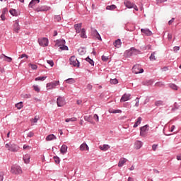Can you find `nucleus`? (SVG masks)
<instances>
[{
	"label": "nucleus",
	"mask_w": 181,
	"mask_h": 181,
	"mask_svg": "<svg viewBox=\"0 0 181 181\" xmlns=\"http://www.w3.org/2000/svg\"><path fill=\"white\" fill-rule=\"evenodd\" d=\"M23 107V103L20 102L17 104H16V107L18 108V110H21Z\"/></svg>",
	"instance_id": "38"
},
{
	"label": "nucleus",
	"mask_w": 181,
	"mask_h": 181,
	"mask_svg": "<svg viewBox=\"0 0 181 181\" xmlns=\"http://www.w3.org/2000/svg\"><path fill=\"white\" fill-rule=\"evenodd\" d=\"M11 173L13 175H21L22 173V168L19 165H13L11 168Z\"/></svg>",
	"instance_id": "4"
},
{
	"label": "nucleus",
	"mask_w": 181,
	"mask_h": 181,
	"mask_svg": "<svg viewBox=\"0 0 181 181\" xmlns=\"http://www.w3.org/2000/svg\"><path fill=\"white\" fill-rule=\"evenodd\" d=\"M66 83H67L68 84H74V83H76V81L73 78H69L66 80Z\"/></svg>",
	"instance_id": "32"
},
{
	"label": "nucleus",
	"mask_w": 181,
	"mask_h": 181,
	"mask_svg": "<svg viewBox=\"0 0 181 181\" xmlns=\"http://www.w3.org/2000/svg\"><path fill=\"white\" fill-rule=\"evenodd\" d=\"M55 139H57V137L54 134H49L45 138V141H54Z\"/></svg>",
	"instance_id": "22"
},
{
	"label": "nucleus",
	"mask_w": 181,
	"mask_h": 181,
	"mask_svg": "<svg viewBox=\"0 0 181 181\" xmlns=\"http://www.w3.org/2000/svg\"><path fill=\"white\" fill-rule=\"evenodd\" d=\"M1 60H3V62H7V63H11L12 62V57H9L4 54H1L0 55Z\"/></svg>",
	"instance_id": "10"
},
{
	"label": "nucleus",
	"mask_w": 181,
	"mask_h": 181,
	"mask_svg": "<svg viewBox=\"0 0 181 181\" xmlns=\"http://www.w3.org/2000/svg\"><path fill=\"white\" fill-rule=\"evenodd\" d=\"M156 86H163V83H162V82H157V83H156Z\"/></svg>",
	"instance_id": "64"
},
{
	"label": "nucleus",
	"mask_w": 181,
	"mask_h": 181,
	"mask_svg": "<svg viewBox=\"0 0 181 181\" xmlns=\"http://www.w3.org/2000/svg\"><path fill=\"white\" fill-rule=\"evenodd\" d=\"M148 131H149V125L146 124L140 128V136L145 138L148 135Z\"/></svg>",
	"instance_id": "2"
},
{
	"label": "nucleus",
	"mask_w": 181,
	"mask_h": 181,
	"mask_svg": "<svg viewBox=\"0 0 181 181\" xmlns=\"http://www.w3.org/2000/svg\"><path fill=\"white\" fill-rule=\"evenodd\" d=\"M54 160L55 162V163H60V158L59 157H54Z\"/></svg>",
	"instance_id": "49"
},
{
	"label": "nucleus",
	"mask_w": 181,
	"mask_h": 181,
	"mask_svg": "<svg viewBox=\"0 0 181 181\" xmlns=\"http://www.w3.org/2000/svg\"><path fill=\"white\" fill-rule=\"evenodd\" d=\"M121 45H122V42H121V39L116 40L113 43V46L115 47H117V49H119V47H121Z\"/></svg>",
	"instance_id": "20"
},
{
	"label": "nucleus",
	"mask_w": 181,
	"mask_h": 181,
	"mask_svg": "<svg viewBox=\"0 0 181 181\" xmlns=\"http://www.w3.org/2000/svg\"><path fill=\"white\" fill-rule=\"evenodd\" d=\"M141 121H142V117H139L137 118V120L136 121V122L134 124V128H136L138 127V125L141 124Z\"/></svg>",
	"instance_id": "29"
},
{
	"label": "nucleus",
	"mask_w": 181,
	"mask_h": 181,
	"mask_svg": "<svg viewBox=\"0 0 181 181\" xmlns=\"http://www.w3.org/2000/svg\"><path fill=\"white\" fill-rule=\"evenodd\" d=\"M78 52L81 56H83V54H86V49L81 47L78 49Z\"/></svg>",
	"instance_id": "33"
},
{
	"label": "nucleus",
	"mask_w": 181,
	"mask_h": 181,
	"mask_svg": "<svg viewBox=\"0 0 181 181\" xmlns=\"http://www.w3.org/2000/svg\"><path fill=\"white\" fill-rule=\"evenodd\" d=\"M21 30V25H19V21L16 20L13 25V30L16 33H19V30Z\"/></svg>",
	"instance_id": "11"
},
{
	"label": "nucleus",
	"mask_w": 181,
	"mask_h": 181,
	"mask_svg": "<svg viewBox=\"0 0 181 181\" xmlns=\"http://www.w3.org/2000/svg\"><path fill=\"white\" fill-rule=\"evenodd\" d=\"M29 66H30L33 70H36V69H37V66L36 64H29Z\"/></svg>",
	"instance_id": "47"
},
{
	"label": "nucleus",
	"mask_w": 181,
	"mask_h": 181,
	"mask_svg": "<svg viewBox=\"0 0 181 181\" xmlns=\"http://www.w3.org/2000/svg\"><path fill=\"white\" fill-rule=\"evenodd\" d=\"M23 57H25L26 59H29V57L26 54H23L21 55V57L18 59H23Z\"/></svg>",
	"instance_id": "55"
},
{
	"label": "nucleus",
	"mask_w": 181,
	"mask_h": 181,
	"mask_svg": "<svg viewBox=\"0 0 181 181\" xmlns=\"http://www.w3.org/2000/svg\"><path fill=\"white\" fill-rule=\"evenodd\" d=\"M110 84H118V80L117 78L111 79Z\"/></svg>",
	"instance_id": "43"
},
{
	"label": "nucleus",
	"mask_w": 181,
	"mask_h": 181,
	"mask_svg": "<svg viewBox=\"0 0 181 181\" xmlns=\"http://www.w3.org/2000/svg\"><path fill=\"white\" fill-rule=\"evenodd\" d=\"M35 135V134L33 132H30L28 134L27 136L28 138H32L33 136Z\"/></svg>",
	"instance_id": "52"
},
{
	"label": "nucleus",
	"mask_w": 181,
	"mask_h": 181,
	"mask_svg": "<svg viewBox=\"0 0 181 181\" xmlns=\"http://www.w3.org/2000/svg\"><path fill=\"white\" fill-rule=\"evenodd\" d=\"M172 37H173L172 34L168 33V40H172Z\"/></svg>",
	"instance_id": "63"
},
{
	"label": "nucleus",
	"mask_w": 181,
	"mask_h": 181,
	"mask_svg": "<svg viewBox=\"0 0 181 181\" xmlns=\"http://www.w3.org/2000/svg\"><path fill=\"white\" fill-rule=\"evenodd\" d=\"M144 145V143L141 141H136L134 144L135 149H141Z\"/></svg>",
	"instance_id": "18"
},
{
	"label": "nucleus",
	"mask_w": 181,
	"mask_h": 181,
	"mask_svg": "<svg viewBox=\"0 0 181 181\" xmlns=\"http://www.w3.org/2000/svg\"><path fill=\"white\" fill-rule=\"evenodd\" d=\"M23 159L25 163H29V162H30V155L25 154V156H23Z\"/></svg>",
	"instance_id": "26"
},
{
	"label": "nucleus",
	"mask_w": 181,
	"mask_h": 181,
	"mask_svg": "<svg viewBox=\"0 0 181 181\" xmlns=\"http://www.w3.org/2000/svg\"><path fill=\"white\" fill-rule=\"evenodd\" d=\"M87 90H92L93 89V85L88 83L86 86Z\"/></svg>",
	"instance_id": "56"
},
{
	"label": "nucleus",
	"mask_w": 181,
	"mask_h": 181,
	"mask_svg": "<svg viewBox=\"0 0 181 181\" xmlns=\"http://www.w3.org/2000/svg\"><path fill=\"white\" fill-rule=\"evenodd\" d=\"M93 119H95V121H96V122H98V121H100V119H99V117H98V115L95 114V115H93Z\"/></svg>",
	"instance_id": "48"
},
{
	"label": "nucleus",
	"mask_w": 181,
	"mask_h": 181,
	"mask_svg": "<svg viewBox=\"0 0 181 181\" xmlns=\"http://www.w3.org/2000/svg\"><path fill=\"white\" fill-rule=\"evenodd\" d=\"M7 12H8V8H4L3 9V11H2L1 15H5L6 13H7Z\"/></svg>",
	"instance_id": "59"
},
{
	"label": "nucleus",
	"mask_w": 181,
	"mask_h": 181,
	"mask_svg": "<svg viewBox=\"0 0 181 181\" xmlns=\"http://www.w3.org/2000/svg\"><path fill=\"white\" fill-rule=\"evenodd\" d=\"M66 45V40H57L55 43V46H57V47H62V45Z\"/></svg>",
	"instance_id": "16"
},
{
	"label": "nucleus",
	"mask_w": 181,
	"mask_h": 181,
	"mask_svg": "<svg viewBox=\"0 0 181 181\" xmlns=\"http://www.w3.org/2000/svg\"><path fill=\"white\" fill-rule=\"evenodd\" d=\"M50 9V7L47 6H39L35 9L36 12H46Z\"/></svg>",
	"instance_id": "8"
},
{
	"label": "nucleus",
	"mask_w": 181,
	"mask_h": 181,
	"mask_svg": "<svg viewBox=\"0 0 181 181\" xmlns=\"http://www.w3.org/2000/svg\"><path fill=\"white\" fill-rule=\"evenodd\" d=\"M10 13L13 16H16V10L15 9L10 10Z\"/></svg>",
	"instance_id": "45"
},
{
	"label": "nucleus",
	"mask_w": 181,
	"mask_h": 181,
	"mask_svg": "<svg viewBox=\"0 0 181 181\" xmlns=\"http://www.w3.org/2000/svg\"><path fill=\"white\" fill-rule=\"evenodd\" d=\"M110 114H119L121 112H122V111H121V110H112L110 111Z\"/></svg>",
	"instance_id": "39"
},
{
	"label": "nucleus",
	"mask_w": 181,
	"mask_h": 181,
	"mask_svg": "<svg viewBox=\"0 0 181 181\" xmlns=\"http://www.w3.org/2000/svg\"><path fill=\"white\" fill-rule=\"evenodd\" d=\"M170 87L173 90H177V86H176L175 83L170 84Z\"/></svg>",
	"instance_id": "41"
},
{
	"label": "nucleus",
	"mask_w": 181,
	"mask_h": 181,
	"mask_svg": "<svg viewBox=\"0 0 181 181\" xmlns=\"http://www.w3.org/2000/svg\"><path fill=\"white\" fill-rule=\"evenodd\" d=\"M81 37L82 39H87V34L86 33V30L84 28L81 29Z\"/></svg>",
	"instance_id": "27"
},
{
	"label": "nucleus",
	"mask_w": 181,
	"mask_h": 181,
	"mask_svg": "<svg viewBox=\"0 0 181 181\" xmlns=\"http://www.w3.org/2000/svg\"><path fill=\"white\" fill-rule=\"evenodd\" d=\"M40 118L39 117V116H35V117H34V119H33V122L35 123V124H36V122H37V120L38 119H40Z\"/></svg>",
	"instance_id": "54"
},
{
	"label": "nucleus",
	"mask_w": 181,
	"mask_h": 181,
	"mask_svg": "<svg viewBox=\"0 0 181 181\" xmlns=\"http://www.w3.org/2000/svg\"><path fill=\"white\" fill-rule=\"evenodd\" d=\"M157 148H158V145L157 144H153L152 146L153 151H156Z\"/></svg>",
	"instance_id": "60"
},
{
	"label": "nucleus",
	"mask_w": 181,
	"mask_h": 181,
	"mask_svg": "<svg viewBox=\"0 0 181 181\" xmlns=\"http://www.w3.org/2000/svg\"><path fill=\"white\" fill-rule=\"evenodd\" d=\"M103 62H107L108 60V57H105L104 55L102 56Z\"/></svg>",
	"instance_id": "58"
},
{
	"label": "nucleus",
	"mask_w": 181,
	"mask_h": 181,
	"mask_svg": "<svg viewBox=\"0 0 181 181\" xmlns=\"http://www.w3.org/2000/svg\"><path fill=\"white\" fill-rule=\"evenodd\" d=\"M57 104L58 107L66 105V98H64V97L59 96L57 99Z\"/></svg>",
	"instance_id": "7"
},
{
	"label": "nucleus",
	"mask_w": 181,
	"mask_h": 181,
	"mask_svg": "<svg viewBox=\"0 0 181 181\" xmlns=\"http://www.w3.org/2000/svg\"><path fill=\"white\" fill-rule=\"evenodd\" d=\"M76 121H77V119L76 117H71L65 119L66 122H76Z\"/></svg>",
	"instance_id": "35"
},
{
	"label": "nucleus",
	"mask_w": 181,
	"mask_h": 181,
	"mask_svg": "<svg viewBox=\"0 0 181 181\" xmlns=\"http://www.w3.org/2000/svg\"><path fill=\"white\" fill-rule=\"evenodd\" d=\"M54 19L57 22H60V21H62V17H60V16H55Z\"/></svg>",
	"instance_id": "51"
},
{
	"label": "nucleus",
	"mask_w": 181,
	"mask_h": 181,
	"mask_svg": "<svg viewBox=\"0 0 181 181\" xmlns=\"http://www.w3.org/2000/svg\"><path fill=\"white\" fill-rule=\"evenodd\" d=\"M38 43L40 46H42V47H46L49 46V39H47V37L39 38Z\"/></svg>",
	"instance_id": "6"
},
{
	"label": "nucleus",
	"mask_w": 181,
	"mask_h": 181,
	"mask_svg": "<svg viewBox=\"0 0 181 181\" xmlns=\"http://www.w3.org/2000/svg\"><path fill=\"white\" fill-rule=\"evenodd\" d=\"M101 151H108L110 149V146L107 144H103V146H99Z\"/></svg>",
	"instance_id": "28"
},
{
	"label": "nucleus",
	"mask_w": 181,
	"mask_h": 181,
	"mask_svg": "<svg viewBox=\"0 0 181 181\" xmlns=\"http://www.w3.org/2000/svg\"><path fill=\"white\" fill-rule=\"evenodd\" d=\"M69 64L74 67H80V62L76 58V56H72L69 58Z\"/></svg>",
	"instance_id": "3"
},
{
	"label": "nucleus",
	"mask_w": 181,
	"mask_h": 181,
	"mask_svg": "<svg viewBox=\"0 0 181 181\" xmlns=\"http://www.w3.org/2000/svg\"><path fill=\"white\" fill-rule=\"evenodd\" d=\"M116 8H117V6H115L114 4H112L111 6H107L106 7V9L110 10V11H112V10L116 9Z\"/></svg>",
	"instance_id": "37"
},
{
	"label": "nucleus",
	"mask_w": 181,
	"mask_h": 181,
	"mask_svg": "<svg viewBox=\"0 0 181 181\" xmlns=\"http://www.w3.org/2000/svg\"><path fill=\"white\" fill-rule=\"evenodd\" d=\"M138 52H139V51L134 47H132L130 49V50L129 51V54H130V56H132V54H134V53H138Z\"/></svg>",
	"instance_id": "31"
},
{
	"label": "nucleus",
	"mask_w": 181,
	"mask_h": 181,
	"mask_svg": "<svg viewBox=\"0 0 181 181\" xmlns=\"http://www.w3.org/2000/svg\"><path fill=\"white\" fill-rule=\"evenodd\" d=\"M155 54H156V52H153V53H151V54L149 57L151 62H154V60H156Z\"/></svg>",
	"instance_id": "34"
},
{
	"label": "nucleus",
	"mask_w": 181,
	"mask_h": 181,
	"mask_svg": "<svg viewBox=\"0 0 181 181\" xmlns=\"http://www.w3.org/2000/svg\"><path fill=\"white\" fill-rule=\"evenodd\" d=\"M47 76H38L35 78V81H45Z\"/></svg>",
	"instance_id": "30"
},
{
	"label": "nucleus",
	"mask_w": 181,
	"mask_h": 181,
	"mask_svg": "<svg viewBox=\"0 0 181 181\" xmlns=\"http://www.w3.org/2000/svg\"><path fill=\"white\" fill-rule=\"evenodd\" d=\"M61 50H69V47L64 44L62 47H60Z\"/></svg>",
	"instance_id": "42"
},
{
	"label": "nucleus",
	"mask_w": 181,
	"mask_h": 181,
	"mask_svg": "<svg viewBox=\"0 0 181 181\" xmlns=\"http://www.w3.org/2000/svg\"><path fill=\"white\" fill-rule=\"evenodd\" d=\"M33 88H34L35 91H36L37 93H40V88H39L38 86H33Z\"/></svg>",
	"instance_id": "50"
},
{
	"label": "nucleus",
	"mask_w": 181,
	"mask_h": 181,
	"mask_svg": "<svg viewBox=\"0 0 181 181\" xmlns=\"http://www.w3.org/2000/svg\"><path fill=\"white\" fill-rule=\"evenodd\" d=\"M91 32L92 34L95 35L96 39H98V40H103L101 38V35H100V33H98V31H97V30L92 28Z\"/></svg>",
	"instance_id": "15"
},
{
	"label": "nucleus",
	"mask_w": 181,
	"mask_h": 181,
	"mask_svg": "<svg viewBox=\"0 0 181 181\" xmlns=\"http://www.w3.org/2000/svg\"><path fill=\"white\" fill-rule=\"evenodd\" d=\"M47 63L51 66V67H53L54 66V62H53V60H47Z\"/></svg>",
	"instance_id": "44"
},
{
	"label": "nucleus",
	"mask_w": 181,
	"mask_h": 181,
	"mask_svg": "<svg viewBox=\"0 0 181 181\" xmlns=\"http://www.w3.org/2000/svg\"><path fill=\"white\" fill-rule=\"evenodd\" d=\"M86 62H88V63H89V64L91 66H94V61L93 59H91L90 57H86Z\"/></svg>",
	"instance_id": "36"
},
{
	"label": "nucleus",
	"mask_w": 181,
	"mask_h": 181,
	"mask_svg": "<svg viewBox=\"0 0 181 181\" xmlns=\"http://www.w3.org/2000/svg\"><path fill=\"white\" fill-rule=\"evenodd\" d=\"M132 71L134 74H141V73H144V69H139V65H134L132 68Z\"/></svg>",
	"instance_id": "9"
},
{
	"label": "nucleus",
	"mask_w": 181,
	"mask_h": 181,
	"mask_svg": "<svg viewBox=\"0 0 181 181\" xmlns=\"http://www.w3.org/2000/svg\"><path fill=\"white\" fill-rule=\"evenodd\" d=\"M84 119L85 121H88V122H90V116H85Z\"/></svg>",
	"instance_id": "62"
},
{
	"label": "nucleus",
	"mask_w": 181,
	"mask_h": 181,
	"mask_svg": "<svg viewBox=\"0 0 181 181\" xmlns=\"http://www.w3.org/2000/svg\"><path fill=\"white\" fill-rule=\"evenodd\" d=\"M173 50H174L175 53H177V52H179V50H180V47L175 46L173 47Z\"/></svg>",
	"instance_id": "46"
},
{
	"label": "nucleus",
	"mask_w": 181,
	"mask_h": 181,
	"mask_svg": "<svg viewBox=\"0 0 181 181\" xmlns=\"http://www.w3.org/2000/svg\"><path fill=\"white\" fill-rule=\"evenodd\" d=\"M125 163H127V158H121L118 163L119 168H122Z\"/></svg>",
	"instance_id": "25"
},
{
	"label": "nucleus",
	"mask_w": 181,
	"mask_h": 181,
	"mask_svg": "<svg viewBox=\"0 0 181 181\" xmlns=\"http://www.w3.org/2000/svg\"><path fill=\"white\" fill-rule=\"evenodd\" d=\"M39 2H40V0H31L28 5V8H33L35 5H37Z\"/></svg>",
	"instance_id": "23"
},
{
	"label": "nucleus",
	"mask_w": 181,
	"mask_h": 181,
	"mask_svg": "<svg viewBox=\"0 0 181 181\" xmlns=\"http://www.w3.org/2000/svg\"><path fill=\"white\" fill-rule=\"evenodd\" d=\"M141 83L143 86H152L153 84V79L145 80Z\"/></svg>",
	"instance_id": "19"
},
{
	"label": "nucleus",
	"mask_w": 181,
	"mask_h": 181,
	"mask_svg": "<svg viewBox=\"0 0 181 181\" xmlns=\"http://www.w3.org/2000/svg\"><path fill=\"white\" fill-rule=\"evenodd\" d=\"M135 101H136L135 107H139V98H136Z\"/></svg>",
	"instance_id": "53"
},
{
	"label": "nucleus",
	"mask_w": 181,
	"mask_h": 181,
	"mask_svg": "<svg viewBox=\"0 0 181 181\" xmlns=\"http://www.w3.org/2000/svg\"><path fill=\"white\" fill-rule=\"evenodd\" d=\"M5 148L8 151H11V152H18L19 151V146L16 144H6Z\"/></svg>",
	"instance_id": "1"
},
{
	"label": "nucleus",
	"mask_w": 181,
	"mask_h": 181,
	"mask_svg": "<svg viewBox=\"0 0 181 181\" xmlns=\"http://www.w3.org/2000/svg\"><path fill=\"white\" fill-rule=\"evenodd\" d=\"M82 26H83V23H81L74 25V29H75L76 33H81Z\"/></svg>",
	"instance_id": "17"
},
{
	"label": "nucleus",
	"mask_w": 181,
	"mask_h": 181,
	"mask_svg": "<svg viewBox=\"0 0 181 181\" xmlns=\"http://www.w3.org/2000/svg\"><path fill=\"white\" fill-rule=\"evenodd\" d=\"M141 33H144V35L146 36H152V31H151L148 28H141Z\"/></svg>",
	"instance_id": "14"
},
{
	"label": "nucleus",
	"mask_w": 181,
	"mask_h": 181,
	"mask_svg": "<svg viewBox=\"0 0 181 181\" xmlns=\"http://www.w3.org/2000/svg\"><path fill=\"white\" fill-rule=\"evenodd\" d=\"M59 84H60V81H54L48 83H47V90H53L54 88H56Z\"/></svg>",
	"instance_id": "5"
},
{
	"label": "nucleus",
	"mask_w": 181,
	"mask_h": 181,
	"mask_svg": "<svg viewBox=\"0 0 181 181\" xmlns=\"http://www.w3.org/2000/svg\"><path fill=\"white\" fill-rule=\"evenodd\" d=\"M130 98H131V94L125 93L122 96L120 101L121 103H125V101H128Z\"/></svg>",
	"instance_id": "13"
},
{
	"label": "nucleus",
	"mask_w": 181,
	"mask_h": 181,
	"mask_svg": "<svg viewBox=\"0 0 181 181\" xmlns=\"http://www.w3.org/2000/svg\"><path fill=\"white\" fill-rule=\"evenodd\" d=\"M80 151H88V145L86 143H83L79 148Z\"/></svg>",
	"instance_id": "24"
},
{
	"label": "nucleus",
	"mask_w": 181,
	"mask_h": 181,
	"mask_svg": "<svg viewBox=\"0 0 181 181\" xmlns=\"http://www.w3.org/2000/svg\"><path fill=\"white\" fill-rule=\"evenodd\" d=\"M67 149L68 147L66 144H63L60 148V152L62 155H65V153H67Z\"/></svg>",
	"instance_id": "21"
},
{
	"label": "nucleus",
	"mask_w": 181,
	"mask_h": 181,
	"mask_svg": "<svg viewBox=\"0 0 181 181\" xmlns=\"http://www.w3.org/2000/svg\"><path fill=\"white\" fill-rule=\"evenodd\" d=\"M174 22H175V18H173L171 20L168 21V25H172V23Z\"/></svg>",
	"instance_id": "61"
},
{
	"label": "nucleus",
	"mask_w": 181,
	"mask_h": 181,
	"mask_svg": "<svg viewBox=\"0 0 181 181\" xmlns=\"http://www.w3.org/2000/svg\"><path fill=\"white\" fill-rule=\"evenodd\" d=\"M124 5L126 6V8H128V9H132V8H134V4L130 1L124 0Z\"/></svg>",
	"instance_id": "12"
},
{
	"label": "nucleus",
	"mask_w": 181,
	"mask_h": 181,
	"mask_svg": "<svg viewBox=\"0 0 181 181\" xmlns=\"http://www.w3.org/2000/svg\"><path fill=\"white\" fill-rule=\"evenodd\" d=\"M0 181H4V172H0Z\"/></svg>",
	"instance_id": "57"
},
{
	"label": "nucleus",
	"mask_w": 181,
	"mask_h": 181,
	"mask_svg": "<svg viewBox=\"0 0 181 181\" xmlns=\"http://www.w3.org/2000/svg\"><path fill=\"white\" fill-rule=\"evenodd\" d=\"M155 105H156L157 107H160V105H163V102H162L161 100H158L155 103Z\"/></svg>",
	"instance_id": "40"
}]
</instances>
